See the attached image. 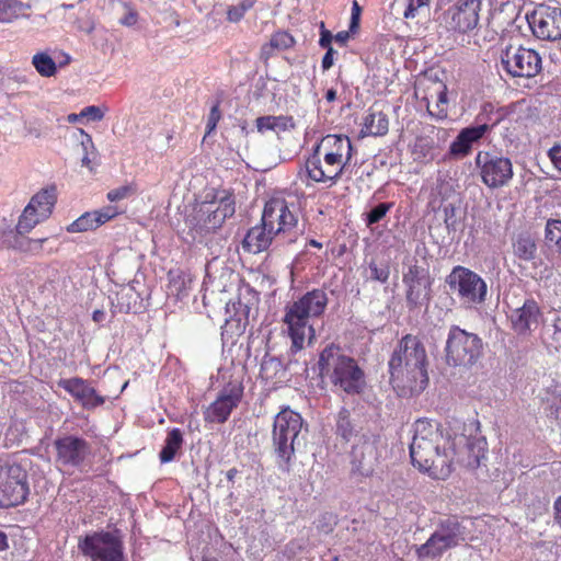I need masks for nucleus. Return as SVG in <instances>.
I'll return each mask as SVG.
<instances>
[{
    "mask_svg": "<svg viewBox=\"0 0 561 561\" xmlns=\"http://www.w3.org/2000/svg\"><path fill=\"white\" fill-rule=\"evenodd\" d=\"M410 456L414 467L434 479L445 480L454 469V454L449 451L453 428L420 419L414 423Z\"/></svg>",
    "mask_w": 561,
    "mask_h": 561,
    "instance_id": "obj_1",
    "label": "nucleus"
},
{
    "mask_svg": "<svg viewBox=\"0 0 561 561\" xmlns=\"http://www.w3.org/2000/svg\"><path fill=\"white\" fill-rule=\"evenodd\" d=\"M390 382L400 396L417 394L428 385V357L423 341L404 335L388 362Z\"/></svg>",
    "mask_w": 561,
    "mask_h": 561,
    "instance_id": "obj_2",
    "label": "nucleus"
},
{
    "mask_svg": "<svg viewBox=\"0 0 561 561\" xmlns=\"http://www.w3.org/2000/svg\"><path fill=\"white\" fill-rule=\"evenodd\" d=\"M329 298L323 289H312L287 306L284 323L291 339V353L301 351L305 341L314 336L311 319L319 318L325 310Z\"/></svg>",
    "mask_w": 561,
    "mask_h": 561,
    "instance_id": "obj_3",
    "label": "nucleus"
},
{
    "mask_svg": "<svg viewBox=\"0 0 561 561\" xmlns=\"http://www.w3.org/2000/svg\"><path fill=\"white\" fill-rule=\"evenodd\" d=\"M234 211L233 195L227 190L211 188L205 192L201 202L196 203L186 224L195 231L194 238L197 236L202 238L220 228Z\"/></svg>",
    "mask_w": 561,
    "mask_h": 561,
    "instance_id": "obj_4",
    "label": "nucleus"
},
{
    "mask_svg": "<svg viewBox=\"0 0 561 561\" xmlns=\"http://www.w3.org/2000/svg\"><path fill=\"white\" fill-rule=\"evenodd\" d=\"M319 368L322 377L346 393H359L365 385L364 373L355 359L333 344L320 353Z\"/></svg>",
    "mask_w": 561,
    "mask_h": 561,
    "instance_id": "obj_5",
    "label": "nucleus"
},
{
    "mask_svg": "<svg viewBox=\"0 0 561 561\" xmlns=\"http://www.w3.org/2000/svg\"><path fill=\"white\" fill-rule=\"evenodd\" d=\"M304 425L301 415L290 409L278 412L274 419L272 431L273 448L282 463L279 467L288 470L297 446L304 437L300 435Z\"/></svg>",
    "mask_w": 561,
    "mask_h": 561,
    "instance_id": "obj_6",
    "label": "nucleus"
},
{
    "mask_svg": "<svg viewBox=\"0 0 561 561\" xmlns=\"http://www.w3.org/2000/svg\"><path fill=\"white\" fill-rule=\"evenodd\" d=\"M483 353L482 339L458 325H451L446 344L445 362L450 367L471 368Z\"/></svg>",
    "mask_w": 561,
    "mask_h": 561,
    "instance_id": "obj_7",
    "label": "nucleus"
},
{
    "mask_svg": "<svg viewBox=\"0 0 561 561\" xmlns=\"http://www.w3.org/2000/svg\"><path fill=\"white\" fill-rule=\"evenodd\" d=\"M446 285L467 307L481 305L486 299L488 286L473 271L461 265L455 266L446 276Z\"/></svg>",
    "mask_w": 561,
    "mask_h": 561,
    "instance_id": "obj_8",
    "label": "nucleus"
},
{
    "mask_svg": "<svg viewBox=\"0 0 561 561\" xmlns=\"http://www.w3.org/2000/svg\"><path fill=\"white\" fill-rule=\"evenodd\" d=\"M261 221L274 232L275 237L283 238L284 242H295L302 233L297 216L282 198H272L265 204Z\"/></svg>",
    "mask_w": 561,
    "mask_h": 561,
    "instance_id": "obj_9",
    "label": "nucleus"
},
{
    "mask_svg": "<svg viewBox=\"0 0 561 561\" xmlns=\"http://www.w3.org/2000/svg\"><path fill=\"white\" fill-rule=\"evenodd\" d=\"M78 548L91 561H126L123 541L110 531L87 535Z\"/></svg>",
    "mask_w": 561,
    "mask_h": 561,
    "instance_id": "obj_10",
    "label": "nucleus"
},
{
    "mask_svg": "<svg viewBox=\"0 0 561 561\" xmlns=\"http://www.w3.org/2000/svg\"><path fill=\"white\" fill-rule=\"evenodd\" d=\"M465 541L463 528L454 519L440 522L425 543L416 548L420 558L435 559Z\"/></svg>",
    "mask_w": 561,
    "mask_h": 561,
    "instance_id": "obj_11",
    "label": "nucleus"
},
{
    "mask_svg": "<svg viewBox=\"0 0 561 561\" xmlns=\"http://www.w3.org/2000/svg\"><path fill=\"white\" fill-rule=\"evenodd\" d=\"M482 0H456L442 14V24L447 31L470 34L480 22Z\"/></svg>",
    "mask_w": 561,
    "mask_h": 561,
    "instance_id": "obj_12",
    "label": "nucleus"
},
{
    "mask_svg": "<svg viewBox=\"0 0 561 561\" xmlns=\"http://www.w3.org/2000/svg\"><path fill=\"white\" fill-rule=\"evenodd\" d=\"M501 65L513 78L530 79L542 69L541 57L535 49L513 45L501 53Z\"/></svg>",
    "mask_w": 561,
    "mask_h": 561,
    "instance_id": "obj_13",
    "label": "nucleus"
},
{
    "mask_svg": "<svg viewBox=\"0 0 561 561\" xmlns=\"http://www.w3.org/2000/svg\"><path fill=\"white\" fill-rule=\"evenodd\" d=\"M26 471L16 463L0 467V507L18 506L28 494Z\"/></svg>",
    "mask_w": 561,
    "mask_h": 561,
    "instance_id": "obj_14",
    "label": "nucleus"
},
{
    "mask_svg": "<svg viewBox=\"0 0 561 561\" xmlns=\"http://www.w3.org/2000/svg\"><path fill=\"white\" fill-rule=\"evenodd\" d=\"M379 443V438L371 433L355 436L351 450L352 472L362 477L373 476L381 456Z\"/></svg>",
    "mask_w": 561,
    "mask_h": 561,
    "instance_id": "obj_15",
    "label": "nucleus"
},
{
    "mask_svg": "<svg viewBox=\"0 0 561 561\" xmlns=\"http://www.w3.org/2000/svg\"><path fill=\"white\" fill-rule=\"evenodd\" d=\"M57 201L55 186L36 193L24 208L16 225L18 234L28 233L36 225L46 220Z\"/></svg>",
    "mask_w": 561,
    "mask_h": 561,
    "instance_id": "obj_16",
    "label": "nucleus"
},
{
    "mask_svg": "<svg viewBox=\"0 0 561 561\" xmlns=\"http://www.w3.org/2000/svg\"><path fill=\"white\" fill-rule=\"evenodd\" d=\"M482 182L490 188H499L508 184L513 178L512 161L497 153L480 151L476 157Z\"/></svg>",
    "mask_w": 561,
    "mask_h": 561,
    "instance_id": "obj_17",
    "label": "nucleus"
},
{
    "mask_svg": "<svg viewBox=\"0 0 561 561\" xmlns=\"http://www.w3.org/2000/svg\"><path fill=\"white\" fill-rule=\"evenodd\" d=\"M486 450L488 443L484 437H469L453 431L449 451L454 454V465L477 469L485 458Z\"/></svg>",
    "mask_w": 561,
    "mask_h": 561,
    "instance_id": "obj_18",
    "label": "nucleus"
},
{
    "mask_svg": "<svg viewBox=\"0 0 561 561\" xmlns=\"http://www.w3.org/2000/svg\"><path fill=\"white\" fill-rule=\"evenodd\" d=\"M402 280L407 287L405 299L410 309L428 304L433 283L428 268L416 263L412 264L403 274Z\"/></svg>",
    "mask_w": 561,
    "mask_h": 561,
    "instance_id": "obj_19",
    "label": "nucleus"
},
{
    "mask_svg": "<svg viewBox=\"0 0 561 561\" xmlns=\"http://www.w3.org/2000/svg\"><path fill=\"white\" fill-rule=\"evenodd\" d=\"M243 389L241 381L233 380L228 382L220 390L217 399L206 408L204 420L208 423H225L233 409L240 403L243 397Z\"/></svg>",
    "mask_w": 561,
    "mask_h": 561,
    "instance_id": "obj_20",
    "label": "nucleus"
},
{
    "mask_svg": "<svg viewBox=\"0 0 561 561\" xmlns=\"http://www.w3.org/2000/svg\"><path fill=\"white\" fill-rule=\"evenodd\" d=\"M533 34L541 41L561 38V8L540 4L527 15Z\"/></svg>",
    "mask_w": 561,
    "mask_h": 561,
    "instance_id": "obj_21",
    "label": "nucleus"
},
{
    "mask_svg": "<svg viewBox=\"0 0 561 561\" xmlns=\"http://www.w3.org/2000/svg\"><path fill=\"white\" fill-rule=\"evenodd\" d=\"M56 461L62 466L79 467L91 451L89 443L78 436L67 435L55 442Z\"/></svg>",
    "mask_w": 561,
    "mask_h": 561,
    "instance_id": "obj_22",
    "label": "nucleus"
},
{
    "mask_svg": "<svg viewBox=\"0 0 561 561\" xmlns=\"http://www.w3.org/2000/svg\"><path fill=\"white\" fill-rule=\"evenodd\" d=\"M58 386L71 394L84 409H94L104 403V398L82 378L60 379Z\"/></svg>",
    "mask_w": 561,
    "mask_h": 561,
    "instance_id": "obj_23",
    "label": "nucleus"
},
{
    "mask_svg": "<svg viewBox=\"0 0 561 561\" xmlns=\"http://www.w3.org/2000/svg\"><path fill=\"white\" fill-rule=\"evenodd\" d=\"M494 125L483 123L462 129L450 145V154L458 158L467 156L471 151L472 145L481 139Z\"/></svg>",
    "mask_w": 561,
    "mask_h": 561,
    "instance_id": "obj_24",
    "label": "nucleus"
},
{
    "mask_svg": "<svg viewBox=\"0 0 561 561\" xmlns=\"http://www.w3.org/2000/svg\"><path fill=\"white\" fill-rule=\"evenodd\" d=\"M539 318L538 304L534 299H527L522 307L513 311L511 321L516 332L526 333L538 327Z\"/></svg>",
    "mask_w": 561,
    "mask_h": 561,
    "instance_id": "obj_25",
    "label": "nucleus"
},
{
    "mask_svg": "<svg viewBox=\"0 0 561 561\" xmlns=\"http://www.w3.org/2000/svg\"><path fill=\"white\" fill-rule=\"evenodd\" d=\"M305 168L311 181L329 183V186L334 185L342 176L330 163H327L321 157H316L314 154H311L306 160Z\"/></svg>",
    "mask_w": 561,
    "mask_h": 561,
    "instance_id": "obj_26",
    "label": "nucleus"
},
{
    "mask_svg": "<svg viewBox=\"0 0 561 561\" xmlns=\"http://www.w3.org/2000/svg\"><path fill=\"white\" fill-rule=\"evenodd\" d=\"M117 215L114 207H106L93 213H85L67 227L69 232H83L93 230Z\"/></svg>",
    "mask_w": 561,
    "mask_h": 561,
    "instance_id": "obj_27",
    "label": "nucleus"
},
{
    "mask_svg": "<svg viewBox=\"0 0 561 561\" xmlns=\"http://www.w3.org/2000/svg\"><path fill=\"white\" fill-rule=\"evenodd\" d=\"M321 151H329L337 157L339 161L350 165L353 156V146L350 138L345 135H327L318 144Z\"/></svg>",
    "mask_w": 561,
    "mask_h": 561,
    "instance_id": "obj_28",
    "label": "nucleus"
},
{
    "mask_svg": "<svg viewBox=\"0 0 561 561\" xmlns=\"http://www.w3.org/2000/svg\"><path fill=\"white\" fill-rule=\"evenodd\" d=\"M274 238V232L261 221L260 226L248 231L243 239V249L251 253H260L271 245Z\"/></svg>",
    "mask_w": 561,
    "mask_h": 561,
    "instance_id": "obj_29",
    "label": "nucleus"
},
{
    "mask_svg": "<svg viewBox=\"0 0 561 561\" xmlns=\"http://www.w3.org/2000/svg\"><path fill=\"white\" fill-rule=\"evenodd\" d=\"M513 253L522 261H533L537 254V243L528 231L517 233L512 238Z\"/></svg>",
    "mask_w": 561,
    "mask_h": 561,
    "instance_id": "obj_30",
    "label": "nucleus"
},
{
    "mask_svg": "<svg viewBox=\"0 0 561 561\" xmlns=\"http://www.w3.org/2000/svg\"><path fill=\"white\" fill-rule=\"evenodd\" d=\"M31 5L21 0H0V23L11 24L28 18Z\"/></svg>",
    "mask_w": 561,
    "mask_h": 561,
    "instance_id": "obj_31",
    "label": "nucleus"
},
{
    "mask_svg": "<svg viewBox=\"0 0 561 561\" xmlns=\"http://www.w3.org/2000/svg\"><path fill=\"white\" fill-rule=\"evenodd\" d=\"M260 376L272 382L282 381L286 376V369L277 357L265 355L261 363Z\"/></svg>",
    "mask_w": 561,
    "mask_h": 561,
    "instance_id": "obj_32",
    "label": "nucleus"
},
{
    "mask_svg": "<svg viewBox=\"0 0 561 561\" xmlns=\"http://www.w3.org/2000/svg\"><path fill=\"white\" fill-rule=\"evenodd\" d=\"M389 130L388 116L382 112H370L364 119L362 133L369 136H383Z\"/></svg>",
    "mask_w": 561,
    "mask_h": 561,
    "instance_id": "obj_33",
    "label": "nucleus"
},
{
    "mask_svg": "<svg viewBox=\"0 0 561 561\" xmlns=\"http://www.w3.org/2000/svg\"><path fill=\"white\" fill-rule=\"evenodd\" d=\"M183 445V434L179 428H172L164 440V446L162 447L159 459L162 463L171 462L176 453L182 448Z\"/></svg>",
    "mask_w": 561,
    "mask_h": 561,
    "instance_id": "obj_34",
    "label": "nucleus"
},
{
    "mask_svg": "<svg viewBox=\"0 0 561 561\" xmlns=\"http://www.w3.org/2000/svg\"><path fill=\"white\" fill-rule=\"evenodd\" d=\"M295 45L294 37L285 32H276L272 37L270 43L262 46V54L266 57L271 56L274 49L285 50Z\"/></svg>",
    "mask_w": 561,
    "mask_h": 561,
    "instance_id": "obj_35",
    "label": "nucleus"
},
{
    "mask_svg": "<svg viewBox=\"0 0 561 561\" xmlns=\"http://www.w3.org/2000/svg\"><path fill=\"white\" fill-rule=\"evenodd\" d=\"M32 64L43 77H51L56 73L57 67L54 59L46 53H38L33 56Z\"/></svg>",
    "mask_w": 561,
    "mask_h": 561,
    "instance_id": "obj_36",
    "label": "nucleus"
},
{
    "mask_svg": "<svg viewBox=\"0 0 561 561\" xmlns=\"http://www.w3.org/2000/svg\"><path fill=\"white\" fill-rule=\"evenodd\" d=\"M447 107L448 100L446 93V87L440 84L439 90L437 91V100L434 105L427 104V111L432 116H435L439 119L445 118L447 116Z\"/></svg>",
    "mask_w": 561,
    "mask_h": 561,
    "instance_id": "obj_37",
    "label": "nucleus"
},
{
    "mask_svg": "<svg viewBox=\"0 0 561 561\" xmlns=\"http://www.w3.org/2000/svg\"><path fill=\"white\" fill-rule=\"evenodd\" d=\"M432 0H397L398 5L402 7L404 19H414L419 13L430 5Z\"/></svg>",
    "mask_w": 561,
    "mask_h": 561,
    "instance_id": "obj_38",
    "label": "nucleus"
},
{
    "mask_svg": "<svg viewBox=\"0 0 561 561\" xmlns=\"http://www.w3.org/2000/svg\"><path fill=\"white\" fill-rule=\"evenodd\" d=\"M545 239L548 243H553L561 252V220L549 219L546 224Z\"/></svg>",
    "mask_w": 561,
    "mask_h": 561,
    "instance_id": "obj_39",
    "label": "nucleus"
},
{
    "mask_svg": "<svg viewBox=\"0 0 561 561\" xmlns=\"http://www.w3.org/2000/svg\"><path fill=\"white\" fill-rule=\"evenodd\" d=\"M20 238L15 239V248L33 254H37L42 251L43 243L48 240V238H38V239H30L23 237L24 234H20Z\"/></svg>",
    "mask_w": 561,
    "mask_h": 561,
    "instance_id": "obj_40",
    "label": "nucleus"
},
{
    "mask_svg": "<svg viewBox=\"0 0 561 561\" xmlns=\"http://www.w3.org/2000/svg\"><path fill=\"white\" fill-rule=\"evenodd\" d=\"M312 154L316 157H321L327 163H330V165L333 167L335 171H337L341 175L347 168L345 162L337 160V157L331 154L329 151H321L320 146L318 145L314 147Z\"/></svg>",
    "mask_w": 561,
    "mask_h": 561,
    "instance_id": "obj_41",
    "label": "nucleus"
},
{
    "mask_svg": "<svg viewBox=\"0 0 561 561\" xmlns=\"http://www.w3.org/2000/svg\"><path fill=\"white\" fill-rule=\"evenodd\" d=\"M253 7L252 0H242L239 4L230 7L227 11V19L230 22H239L247 11Z\"/></svg>",
    "mask_w": 561,
    "mask_h": 561,
    "instance_id": "obj_42",
    "label": "nucleus"
},
{
    "mask_svg": "<svg viewBox=\"0 0 561 561\" xmlns=\"http://www.w3.org/2000/svg\"><path fill=\"white\" fill-rule=\"evenodd\" d=\"M336 431L337 434L341 435L344 439L348 440L351 438L353 427L348 419L347 411L340 412L336 424Z\"/></svg>",
    "mask_w": 561,
    "mask_h": 561,
    "instance_id": "obj_43",
    "label": "nucleus"
},
{
    "mask_svg": "<svg viewBox=\"0 0 561 561\" xmlns=\"http://www.w3.org/2000/svg\"><path fill=\"white\" fill-rule=\"evenodd\" d=\"M370 278L380 283H386L390 275V268L387 264L378 265L371 261L369 263Z\"/></svg>",
    "mask_w": 561,
    "mask_h": 561,
    "instance_id": "obj_44",
    "label": "nucleus"
},
{
    "mask_svg": "<svg viewBox=\"0 0 561 561\" xmlns=\"http://www.w3.org/2000/svg\"><path fill=\"white\" fill-rule=\"evenodd\" d=\"M390 209V205L387 203H380L376 207H374L368 214H367V226H371L374 224L379 222L388 213Z\"/></svg>",
    "mask_w": 561,
    "mask_h": 561,
    "instance_id": "obj_45",
    "label": "nucleus"
},
{
    "mask_svg": "<svg viewBox=\"0 0 561 561\" xmlns=\"http://www.w3.org/2000/svg\"><path fill=\"white\" fill-rule=\"evenodd\" d=\"M220 118H221V113L219 110V102H216L211 106L208 118H207L206 135L211 134L216 129V126H217L218 122L220 121Z\"/></svg>",
    "mask_w": 561,
    "mask_h": 561,
    "instance_id": "obj_46",
    "label": "nucleus"
},
{
    "mask_svg": "<svg viewBox=\"0 0 561 561\" xmlns=\"http://www.w3.org/2000/svg\"><path fill=\"white\" fill-rule=\"evenodd\" d=\"M133 193H134V188L131 185H123V186L111 190L107 193V198L111 202H118V201H122V199L130 196Z\"/></svg>",
    "mask_w": 561,
    "mask_h": 561,
    "instance_id": "obj_47",
    "label": "nucleus"
},
{
    "mask_svg": "<svg viewBox=\"0 0 561 561\" xmlns=\"http://www.w3.org/2000/svg\"><path fill=\"white\" fill-rule=\"evenodd\" d=\"M124 8L126 9V14L119 19V24L130 27L137 23L138 13L126 2Z\"/></svg>",
    "mask_w": 561,
    "mask_h": 561,
    "instance_id": "obj_48",
    "label": "nucleus"
},
{
    "mask_svg": "<svg viewBox=\"0 0 561 561\" xmlns=\"http://www.w3.org/2000/svg\"><path fill=\"white\" fill-rule=\"evenodd\" d=\"M274 121V116L272 115L257 117L255 121L257 131L261 134H264L267 130L274 131V126L272 124Z\"/></svg>",
    "mask_w": 561,
    "mask_h": 561,
    "instance_id": "obj_49",
    "label": "nucleus"
},
{
    "mask_svg": "<svg viewBox=\"0 0 561 561\" xmlns=\"http://www.w3.org/2000/svg\"><path fill=\"white\" fill-rule=\"evenodd\" d=\"M80 116L89 117L90 119L96 122V121H101L104 117V113L100 107H98L95 105H90V106L84 107L80 112Z\"/></svg>",
    "mask_w": 561,
    "mask_h": 561,
    "instance_id": "obj_50",
    "label": "nucleus"
},
{
    "mask_svg": "<svg viewBox=\"0 0 561 561\" xmlns=\"http://www.w3.org/2000/svg\"><path fill=\"white\" fill-rule=\"evenodd\" d=\"M274 123H272L274 126V131L286 130L289 127H294L291 117L280 115L274 116Z\"/></svg>",
    "mask_w": 561,
    "mask_h": 561,
    "instance_id": "obj_51",
    "label": "nucleus"
},
{
    "mask_svg": "<svg viewBox=\"0 0 561 561\" xmlns=\"http://www.w3.org/2000/svg\"><path fill=\"white\" fill-rule=\"evenodd\" d=\"M548 156L553 165L561 172V145H556L549 149Z\"/></svg>",
    "mask_w": 561,
    "mask_h": 561,
    "instance_id": "obj_52",
    "label": "nucleus"
},
{
    "mask_svg": "<svg viewBox=\"0 0 561 561\" xmlns=\"http://www.w3.org/2000/svg\"><path fill=\"white\" fill-rule=\"evenodd\" d=\"M360 12H362V9L358 4V2L355 0L353 1V4H352V16H351V24H350V30L352 32L355 31V28L358 27V23H359V18H360Z\"/></svg>",
    "mask_w": 561,
    "mask_h": 561,
    "instance_id": "obj_53",
    "label": "nucleus"
},
{
    "mask_svg": "<svg viewBox=\"0 0 561 561\" xmlns=\"http://www.w3.org/2000/svg\"><path fill=\"white\" fill-rule=\"evenodd\" d=\"M325 49H327V53L323 56L322 64H321V67L324 71L329 70L333 66L334 54H336V51L332 47H329Z\"/></svg>",
    "mask_w": 561,
    "mask_h": 561,
    "instance_id": "obj_54",
    "label": "nucleus"
},
{
    "mask_svg": "<svg viewBox=\"0 0 561 561\" xmlns=\"http://www.w3.org/2000/svg\"><path fill=\"white\" fill-rule=\"evenodd\" d=\"M331 42H332V34H331V32L325 30L324 28V24L321 23V34H320L319 45L322 48H329V47H332L331 46Z\"/></svg>",
    "mask_w": 561,
    "mask_h": 561,
    "instance_id": "obj_55",
    "label": "nucleus"
},
{
    "mask_svg": "<svg viewBox=\"0 0 561 561\" xmlns=\"http://www.w3.org/2000/svg\"><path fill=\"white\" fill-rule=\"evenodd\" d=\"M550 415L561 423V396L554 398V402L550 408Z\"/></svg>",
    "mask_w": 561,
    "mask_h": 561,
    "instance_id": "obj_56",
    "label": "nucleus"
},
{
    "mask_svg": "<svg viewBox=\"0 0 561 561\" xmlns=\"http://www.w3.org/2000/svg\"><path fill=\"white\" fill-rule=\"evenodd\" d=\"M80 133L83 135L84 139L81 141V146L83 148L84 153L89 152V149H94V145L92 138L89 134L84 133L83 129H80Z\"/></svg>",
    "mask_w": 561,
    "mask_h": 561,
    "instance_id": "obj_57",
    "label": "nucleus"
},
{
    "mask_svg": "<svg viewBox=\"0 0 561 561\" xmlns=\"http://www.w3.org/2000/svg\"><path fill=\"white\" fill-rule=\"evenodd\" d=\"M348 37H350L348 32L342 31V32H339L334 36V39H335L336 43H340L341 45H344L347 42Z\"/></svg>",
    "mask_w": 561,
    "mask_h": 561,
    "instance_id": "obj_58",
    "label": "nucleus"
},
{
    "mask_svg": "<svg viewBox=\"0 0 561 561\" xmlns=\"http://www.w3.org/2000/svg\"><path fill=\"white\" fill-rule=\"evenodd\" d=\"M92 318L95 322H101L105 318V313L102 310H95L92 314Z\"/></svg>",
    "mask_w": 561,
    "mask_h": 561,
    "instance_id": "obj_59",
    "label": "nucleus"
},
{
    "mask_svg": "<svg viewBox=\"0 0 561 561\" xmlns=\"http://www.w3.org/2000/svg\"><path fill=\"white\" fill-rule=\"evenodd\" d=\"M325 100H327L328 102H330V103H331V102H333V101H335V100H336V91H335V90H333V89H329V90L327 91V93H325Z\"/></svg>",
    "mask_w": 561,
    "mask_h": 561,
    "instance_id": "obj_60",
    "label": "nucleus"
},
{
    "mask_svg": "<svg viewBox=\"0 0 561 561\" xmlns=\"http://www.w3.org/2000/svg\"><path fill=\"white\" fill-rule=\"evenodd\" d=\"M81 162H82V165H83V167H85V168H88V169H90V170H92V169H93V168H92V165H91V162H92V161H91V159H90V157H89V152H85V153L83 154Z\"/></svg>",
    "mask_w": 561,
    "mask_h": 561,
    "instance_id": "obj_61",
    "label": "nucleus"
},
{
    "mask_svg": "<svg viewBox=\"0 0 561 561\" xmlns=\"http://www.w3.org/2000/svg\"><path fill=\"white\" fill-rule=\"evenodd\" d=\"M8 548V540L4 533L0 531V551Z\"/></svg>",
    "mask_w": 561,
    "mask_h": 561,
    "instance_id": "obj_62",
    "label": "nucleus"
},
{
    "mask_svg": "<svg viewBox=\"0 0 561 561\" xmlns=\"http://www.w3.org/2000/svg\"><path fill=\"white\" fill-rule=\"evenodd\" d=\"M237 473H238V470L236 468H231L230 470L227 471V479L229 481H233Z\"/></svg>",
    "mask_w": 561,
    "mask_h": 561,
    "instance_id": "obj_63",
    "label": "nucleus"
},
{
    "mask_svg": "<svg viewBox=\"0 0 561 561\" xmlns=\"http://www.w3.org/2000/svg\"><path fill=\"white\" fill-rule=\"evenodd\" d=\"M80 117H81V116H80V114H70V115H68V122H70V123H75V122H77Z\"/></svg>",
    "mask_w": 561,
    "mask_h": 561,
    "instance_id": "obj_64",
    "label": "nucleus"
}]
</instances>
